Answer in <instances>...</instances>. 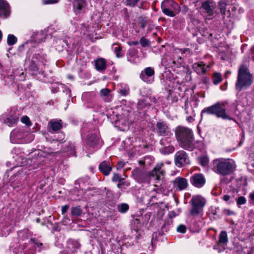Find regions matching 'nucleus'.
Instances as JSON below:
<instances>
[{"mask_svg":"<svg viewBox=\"0 0 254 254\" xmlns=\"http://www.w3.org/2000/svg\"><path fill=\"white\" fill-rule=\"evenodd\" d=\"M235 169V163L230 159H216L213 160L212 163V170L214 172L223 176L231 174Z\"/></svg>","mask_w":254,"mask_h":254,"instance_id":"obj_2","label":"nucleus"},{"mask_svg":"<svg viewBox=\"0 0 254 254\" xmlns=\"http://www.w3.org/2000/svg\"><path fill=\"white\" fill-rule=\"evenodd\" d=\"M129 209V206L127 203H122L118 205V210L122 213H126Z\"/></svg>","mask_w":254,"mask_h":254,"instance_id":"obj_38","label":"nucleus"},{"mask_svg":"<svg viewBox=\"0 0 254 254\" xmlns=\"http://www.w3.org/2000/svg\"><path fill=\"white\" fill-rule=\"evenodd\" d=\"M85 0H73V6L74 12L76 14L79 13L81 10L85 6Z\"/></svg>","mask_w":254,"mask_h":254,"instance_id":"obj_27","label":"nucleus"},{"mask_svg":"<svg viewBox=\"0 0 254 254\" xmlns=\"http://www.w3.org/2000/svg\"><path fill=\"white\" fill-rule=\"evenodd\" d=\"M95 67L98 71H103L106 68V63L104 59L101 58L95 61Z\"/></svg>","mask_w":254,"mask_h":254,"instance_id":"obj_31","label":"nucleus"},{"mask_svg":"<svg viewBox=\"0 0 254 254\" xmlns=\"http://www.w3.org/2000/svg\"><path fill=\"white\" fill-rule=\"evenodd\" d=\"M175 135L180 146L184 149L192 151L194 148L193 133L191 129L185 127H178Z\"/></svg>","mask_w":254,"mask_h":254,"instance_id":"obj_1","label":"nucleus"},{"mask_svg":"<svg viewBox=\"0 0 254 254\" xmlns=\"http://www.w3.org/2000/svg\"><path fill=\"white\" fill-rule=\"evenodd\" d=\"M175 163L178 167L190 163V159L187 154L183 150L177 151L175 155Z\"/></svg>","mask_w":254,"mask_h":254,"instance_id":"obj_8","label":"nucleus"},{"mask_svg":"<svg viewBox=\"0 0 254 254\" xmlns=\"http://www.w3.org/2000/svg\"><path fill=\"white\" fill-rule=\"evenodd\" d=\"M154 70L152 67H148L142 70L140 74V78L147 83H151L154 80Z\"/></svg>","mask_w":254,"mask_h":254,"instance_id":"obj_9","label":"nucleus"},{"mask_svg":"<svg viewBox=\"0 0 254 254\" xmlns=\"http://www.w3.org/2000/svg\"><path fill=\"white\" fill-rule=\"evenodd\" d=\"M216 116L218 118H221L224 120H231L232 119L226 113L225 104L219 103L216 104Z\"/></svg>","mask_w":254,"mask_h":254,"instance_id":"obj_16","label":"nucleus"},{"mask_svg":"<svg viewBox=\"0 0 254 254\" xmlns=\"http://www.w3.org/2000/svg\"><path fill=\"white\" fill-rule=\"evenodd\" d=\"M164 140L163 139H161L160 141V143L162 145H165V143H164Z\"/></svg>","mask_w":254,"mask_h":254,"instance_id":"obj_64","label":"nucleus"},{"mask_svg":"<svg viewBox=\"0 0 254 254\" xmlns=\"http://www.w3.org/2000/svg\"><path fill=\"white\" fill-rule=\"evenodd\" d=\"M19 114L14 111H11L5 117L1 116L0 120L9 127L15 125L18 121Z\"/></svg>","mask_w":254,"mask_h":254,"instance_id":"obj_11","label":"nucleus"},{"mask_svg":"<svg viewBox=\"0 0 254 254\" xmlns=\"http://www.w3.org/2000/svg\"><path fill=\"white\" fill-rule=\"evenodd\" d=\"M132 176L138 183H144L147 176L146 174L142 170L136 168L132 171Z\"/></svg>","mask_w":254,"mask_h":254,"instance_id":"obj_19","label":"nucleus"},{"mask_svg":"<svg viewBox=\"0 0 254 254\" xmlns=\"http://www.w3.org/2000/svg\"><path fill=\"white\" fill-rule=\"evenodd\" d=\"M37 55L39 56V54H34L29 63V68L34 72L37 71L38 69L42 66L39 63H36L37 61Z\"/></svg>","mask_w":254,"mask_h":254,"instance_id":"obj_26","label":"nucleus"},{"mask_svg":"<svg viewBox=\"0 0 254 254\" xmlns=\"http://www.w3.org/2000/svg\"><path fill=\"white\" fill-rule=\"evenodd\" d=\"M224 213L228 215H231L233 214V212L229 209L224 210Z\"/></svg>","mask_w":254,"mask_h":254,"instance_id":"obj_58","label":"nucleus"},{"mask_svg":"<svg viewBox=\"0 0 254 254\" xmlns=\"http://www.w3.org/2000/svg\"><path fill=\"white\" fill-rule=\"evenodd\" d=\"M112 180V181L114 182H122L124 180V179L121 178V177L118 174H114Z\"/></svg>","mask_w":254,"mask_h":254,"instance_id":"obj_48","label":"nucleus"},{"mask_svg":"<svg viewBox=\"0 0 254 254\" xmlns=\"http://www.w3.org/2000/svg\"><path fill=\"white\" fill-rule=\"evenodd\" d=\"M230 53V52L228 47H225L224 48L219 49V56L222 60H228Z\"/></svg>","mask_w":254,"mask_h":254,"instance_id":"obj_30","label":"nucleus"},{"mask_svg":"<svg viewBox=\"0 0 254 254\" xmlns=\"http://www.w3.org/2000/svg\"><path fill=\"white\" fill-rule=\"evenodd\" d=\"M99 169L101 172L104 175L108 176L112 171V167L109 161H104L100 163Z\"/></svg>","mask_w":254,"mask_h":254,"instance_id":"obj_25","label":"nucleus"},{"mask_svg":"<svg viewBox=\"0 0 254 254\" xmlns=\"http://www.w3.org/2000/svg\"><path fill=\"white\" fill-rule=\"evenodd\" d=\"M147 104L145 102V100H139L137 103V108L142 109L147 107Z\"/></svg>","mask_w":254,"mask_h":254,"instance_id":"obj_51","label":"nucleus"},{"mask_svg":"<svg viewBox=\"0 0 254 254\" xmlns=\"http://www.w3.org/2000/svg\"><path fill=\"white\" fill-rule=\"evenodd\" d=\"M176 53H181L182 56L186 54V56H190L191 55V53L189 49H177L175 50Z\"/></svg>","mask_w":254,"mask_h":254,"instance_id":"obj_39","label":"nucleus"},{"mask_svg":"<svg viewBox=\"0 0 254 254\" xmlns=\"http://www.w3.org/2000/svg\"><path fill=\"white\" fill-rule=\"evenodd\" d=\"M183 60L182 59L181 57H179L177 58V60H175V58L172 59L171 61V63H165V60L164 59L162 60V64L165 66H171L174 67H178L181 64Z\"/></svg>","mask_w":254,"mask_h":254,"instance_id":"obj_28","label":"nucleus"},{"mask_svg":"<svg viewBox=\"0 0 254 254\" xmlns=\"http://www.w3.org/2000/svg\"><path fill=\"white\" fill-rule=\"evenodd\" d=\"M209 81V79L206 76L203 77V82L205 83H207Z\"/></svg>","mask_w":254,"mask_h":254,"instance_id":"obj_61","label":"nucleus"},{"mask_svg":"<svg viewBox=\"0 0 254 254\" xmlns=\"http://www.w3.org/2000/svg\"><path fill=\"white\" fill-rule=\"evenodd\" d=\"M230 198V196L229 195H224L223 196V199L225 201H228Z\"/></svg>","mask_w":254,"mask_h":254,"instance_id":"obj_59","label":"nucleus"},{"mask_svg":"<svg viewBox=\"0 0 254 254\" xmlns=\"http://www.w3.org/2000/svg\"><path fill=\"white\" fill-rule=\"evenodd\" d=\"M46 32L44 31H41L40 33H38L36 34V40L38 41V42H42L44 41L45 37Z\"/></svg>","mask_w":254,"mask_h":254,"instance_id":"obj_42","label":"nucleus"},{"mask_svg":"<svg viewBox=\"0 0 254 254\" xmlns=\"http://www.w3.org/2000/svg\"><path fill=\"white\" fill-rule=\"evenodd\" d=\"M117 122L119 123V125H123L126 127L128 126L132 123V120L130 119V114L128 111L125 110L122 113V115H117Z\"/></svg>","mask_w":254,"mask_h":254,"instance_id":"obj_12","label":"nucleus"},{"mask_svg":"<svg viewBox=\"0 0 254 254\" xmlns=\"http://www.w3.org/2000/svg\"><path fill=\"white\" fill-rule=\"evenodd\" d=\"M253 81L252 75L247 67L245 65H242L238 70L236 89L239 91L246 89L252 84Z\"/></svg>","mask_w":254,"mask_h":254,"instance_id":"obj_3","label":"nucleus"},{"mask_svg":"<svg viewBox=\"0 0 254 254\" xmlns=\"http://www.w3.org/2000/svg\"><path fill=\"white\" fill-rule=\"evenodd\" d=\"M21 121L27 126H30L31 125L30 119L27 116H23L21 119Z\"/></svg>","mask_w":254,"mask_h":254,"instance_id":"obj_50","label":"nucleus"},{"mask_svg":"<svg viewBox=\"0 0 254 254\" xmlns=\"http://www.w3.org/2000/svg\"><path fill=\"white\" fill-rule=\"evenodd\" d=\"M218 6L222 14H224L226 11V3L223 0H220L218 3Z\"/></svg>","mask_w":254,"mask_h":254,"instance_id":"obj_44","label":"nucleus"},{"mask_svg":"<svg viewBox=\"0 0 254 254\" xmlns=\"http://www.w3.org/2000/svg\"><path fill=\"white\" fill-rule=\"evenodd\" d=\"M201 6L204 10L205 16L208 17V19L212 18L216 13V10L215 7L213 6L212 2L209 1H204L202 3Z\"/></svg>","mask_w":254,"mask_h":254,"instance_id":"obj_13","label":"nucleus"},{"mask_svg":"<svg viewBox=\"0 0 254 254\" xmlns=\"http://www.w3.org/2000/svg\"><path fill=\"white\" fill-rule=\"evenodd\" d=\"M63 126V122L62 120H51L48 123V130L51 133L59 130Z\"/></svg>","mask_w":254,"mask_h":254,"instance_id":"obj_22","label":"nucleus"},{"mask_svg":"<svg viewBox=\"0 0 254 254\" xmlns=\"http://www.w3.org/2000/svg\"><path fill=\"white\" fill-rule=\"evenodd\" d=\"M163 12L166 15L174 17L180 11V7L174 0H164L161 4Z\"/></svg>","mask_w":254,"mask_h":254,"instance_id":"obj_6","label":"nucleus"},{"mask_svg":"<svg viewBox=\"0 0 254 254\" xmlns=\"http://www.w3.org/2000/svg\"><path fill=\"white\" fill-rule=\"evenodd\" d=\"M80 245L76 241H72L68 243V247L69 248H73L74 251H75L76 249L79 248Z\"/></svg>","mask_w":254,"mask_h":254,"instance_id":"obj_47","label":"nucleus"},{"mask_svg":"<svg viewBox=\"0 0 254 254\" xmlns=\"http://www.w3.org/2000/svg\"><path fill=\"white\" fill-rule=\"evenodd\" d=\"M43 152L38 151V153H35V155H37V158H34L32 159H27V165H29L31 169H36L41 164L42 161H44V155Z\"/></svg>","mask_w":254,"mask_h":254,"instance_id":"obj_15","label":"nucleus"},{"mask_svg":"<svg viewBox=\"0 0 254 254\" xmlns=\"http://www.w3.org/2000/svg\"><path fill=\"white\" fill-rule=\"evenodd\" d=\"M71 213L72 215L78 216L81 214L82 210L79 206L73 207L71 208Z\"/></svg>","mask_w":254,"mask_h":254,"instance_id":"obj_37","label":"nucleus"},{"mask_svg":"<svg viewBox=\"0 0 254 254\" xmlns=\"http://www.w3.org/2000/svg\"><path fill=\"white\" fill-rule=\"evenodd\" d=\"M246 198L243 196L239 197L236 200L237 203L239 206L245 204L246 203Z\"/></svg>","mask_w":254,"mask_h":254,"instance_id":"obj_49","label":"nucleus"},{"mask_svg":"<svg viewBox=\"0 0 254 254\" xmlns=\"http://www.w3.org/2000/svg\"><path fill=\"white\" fill-rule=\"evenodd\" d=\"M29 243L30 245L34 248H32L31 249L27 250L25 252L26 254H35L36 253V247L39 248V250L43 249V244L35 239L31 238Z\"/></svg>","mask_w":254,"mask_h":254,"instance_id":"obj_24","label":"nucleus"},{"mask_svg":"<svg viewBox=\"0 0 254 254\" xmlns=\"http://www.w3.org/2000/svg\"><path fill=\"white\" fill-rule=\"evenodd\" d=\"M191 184L196 188H200L205 183V179L201 174H195L190 179Z\"/></svg>","mask_w":254,"mask_h":254,"instance_id":"obj_14","label":"nucleus"},{"mask_svg":"<svg viewBox=\"0 0 254 254\" xmlns=\"http://www.w3.org/2000/svg\"><path fill=\"white\" fill-rule=\"evenodd\" d=\"M173 186L179 190L186 189L188 186V182L186 179L182 177L176 178L173 182Z\"/></svg>","mask_w":254,"mask_h":254,"instance_id":"obj_20","label":"nucleus"},{"mask_svg":"<svg viewBox=\"0 0 254 254\" xmlns=\"http://www.w3.org/2000/svg\"><path fill=\"white\" fill-rule=\"evenodd\" d=\"M177 231L181 233H185L186 231V227L184 225H180L177 227Z\"/></svg>","mask_w":254,"mask_h":254,"instance_id":"obj_52","label":"nucleus"},{"mask_svg":"<svg viewBox=\"0 0 254 254\" xmlns=\"http://www.w3.org/2000/svg\"><path fill=\"white\" fill-rule=\"evenodd\" d=\"M126 163L124 161H119L117 165L116 168L118 170H121L125 165Z\"/></svg>","mask_w":254,"mask_h":254,"instance_id":"obj_54","label":"nucleus"},{"mask_svg":"<svg viewBox=\"0 0 254 254\" xmlns=\"http://www.w3.org/2000/svg\"><path fill=\"white\" fill-rule=\"evenodd\" d=\"M10 13V6L4 0H0V16L6 17Z\"/></svg>","mask_w":254,"mask_h":254,"instance_id":"obj_23","label":"nucleus"},{"mask_svg":"<svg viewBox=\"0 0 254 254\" xmlns=\"http://www.w3.org/2000/svg\"><path fill=\"white\" fill-rule=\"evenodd\" d=\"M231 74V71H226L225 73V78H227V76H228V75L230 74Z\"/></svg>","mask_w":254,"mask_h":254,"instance_id":"obj_62","label":"nucleus"},{"mask_svg":"<svg viewBox=\"0 0 254 254\" xmlns=\"http://www.w3.org/2000/svg\"><path fill=\"white\" fill-rule=\"evenodd\" d=\"M192 209L190 211V213L192 215H198L201 209L204 206L205 201L203 197L199 195L194 196L190 200Z\"/></svg>","mask_w":254,"mask_h":254,"instance_id":"obj_7","label":"nucleus"},{"mask_svg":"<svg viewBox=\"0 0 254 254\" xmlns=\"http://www.w3.org/2000/svg\"><path fill=\"white\" fill-rule=\"evenodd\" d=\"M33 139V135L29 133L27 127L15 129L10 135V140L12 143H27Z\"/></svg>","mask_w":254,"mask_h":254,"instance_id":"obj_4","label":"nucleus"},{"mask_svg":"<svg viewBox=\"0 0 254 254\" xmlns=\"http://www.w3.org/2000/svg\"><path fill=\"white\" fill-rule=\"evenodd\" d=\"M180 213L179 211L178 213L177 214L174 211H170L168 213V216L170 218H173L175 217L177 215H178Z\"/></svg>","mask_w":254,"mask_h":254,"instance_id":"obj_55","label":"nucleus"},{"mask_svg":"<svg viewBox=\"0 0 254 254\" xmlns=\"http://www.w3.org/2000/svg\"><path fill=\"white\" fill-rule=\"evenodd\" d=\"M113 46H116L114 48V52L116 53V57L118 58H120L122 57L123 55L121 53V47L117 45L116 44H114Z\"/></svg>","mask_w":254,"mask_h":254,"instance_id":"obj_45","label":"nucleus"},{"mask_svg":"<svg viewBox=\"0 0 254 254\" xmlns=\"http://www.w3.org/2000/svg\"><path fill=\"white\" fill-rule=\"evenodd\" d=\"M99 137L97 134H90L87 136L86 144L88 147L89 152H93L94 149L98 148Z\"/></svg>","mask_w":254,"mask_h":254,"instance_id":"obj_10","label":"nucleus"},{"mask_svg":"<svg viewBox=\"0 0 254 254\" xmlns=\"http://www.w3.org/2000/svg\"><path fill=\"white\" fill-rule=\"evenodd\" d=\"M222 80V76L220 73L216 72L212 76L213 83L215 85H217L220 83Z\"/></svg>","mask_w":254,"mask_h":254,"instance_id":"obj_32","label":"nucleus"},{"mask_svg":"<svg viewBox=\"0 0 254 254\" xmlns=\"http://www.w3.org/2000/svg\"><path fill=\"white\" fill-rule=\"evenodd\" d=\"M219 238V242L223 244H227L228 241L227 234L225 231L221 232Z\"/></svg>","mask_w":254,"mask_h":254,"instance_id":"obj_35","label":"nucleus"},{"mask_svg":"<svg viewBox=\"0 0 254 254\" xmlns=\"http://www.w3.org/2000/svg\"><path fill=\"white\" fill-rule=\"evenodd\" d=\"M35 54H39V56L37 55V61L36 63H39L40 65H43L44 63L46 61V56L42 52L35 53Z\"/></svg>","mask_w":254,"mask_h":254,"instance_id":"obj_34","label":"nucleus"},{"mask_svg":"<svg viewBox=\"0 0 254 254\" xmlns=\"http://www.w3.org/2000/svg\"><path fill=\"white\" fill-rule=\"evenodd\" d=\"M216 104L210 106L209 107L206 108L205 109L203 110L201 114H202L203 113H206L208 114H214L216 115Z\"/></svg>","mask_w":254,"mask_h":254,"instance_id":"obj_36","label":"nucleus"},{"mask_svg":"<svg viewBox=\"0 0 254 254\" xmlns=\"http://www.w3.org/2000/svg\"><path fill=\"white\" fill-rule=\"evenodd\" d=\"M129 88L127 86H125L124 87H122L120 89L118 90L119 93L123 96H126L129 93Z\"/></svg>","mask_w":254,"mask_h":254,"instance_id":"obj_41","label":"nucleus"},{"mask_svg":"<svg viewBox=\"0 0 254 254\" xmlns=\"http://www.w3.org/2000/svg\"><path fill=\"white\" fill-rule=\"evenodd\" d=\"M140 43L143 47H146L148 45V41L144 38H141Z\"/></svg>","mask_w":254,"mask_h":254,"instance_id":"obj_53","label":"nucleus"},{"mask_svg":"<svg viewBox=\"0 0 254 254\" xmlns=\"http://www.w3.org/2000/svg\"><path fill=\"white\" fill-rule=\"evenodd\" d=\"M199 163L202 166H206L208 165L209 159L207 157L203 156L199 158Z\"/></svg>","mask_w":254,"mask_h":254,"instance_id":"obj_46","label":"nucleus"},{"mask_svg":"<svg viewBox=\"0 0 254 254\" xmlns=\"http://www.w3.org/2000/svg\"><path fill=\"white\" fill-rule=\"evenodd\" d=\"M100 95L105 101L107 102L110 101L112 97L111 90L108 88L102 89L100 91Z\"/></svg>","mask_w":254,"mask_h":254,"instance_id":"obj_29","label":"nucleus"},{"mask_svg":"<svg viewBox=\"0 0 254 254\" xmlns=\"http://www.w3.org/2000/svg\"><path fill=\"white\" fill-rule=\"evenodd\" d=\"M17 42V38L12 34L8 35L7 43L8 45H13Z\"/></svg>","mask_w":254,"mask_h":254,"instance_id":"obj_40","label":"nucleus"},{"mask_svg":"<svg viewBox=\"0 0 254 254\" xmlns=\"http://www.w3.org/2000/svg\"><path fill=\"white\" fill-rule=\"evenodd\" d=\"M164 166L163 163L157 164L154 168L153 170L151 172L150 175L155 177L157 180H160L162 177H163L165 174L164 171L162 169V167Z\"/></svg>","mask_w":254,"mask_h":254,"instance_id":"obj_17","label":"nucleus"},{"mask_svg":"<svg viewBox=\"0 0 254 254\" xmlns=\"http://www.w3.org/2000/svg\"><path fill=\"white\" fill-rule=\"evenodd\" d=\"M174 149V147L173 146H168L161 148L160 149V151L162 154H168L173 153Z\"/></svg>","mask_w":254,"mask_h":254,"instance_id":"obj_33","label":"nucleus"},{"mask_svg":"<svg viewBox=\"0 0 254 254\" xmlns=\"http://www.w3.org/2000/svg\"><path fill=\"white\" fill-rule=\"evenodd\" d=\"M209 68V66H206L205 64L202 62H197L192 64V69L197 74L199 75L205 74Z\"/></svg>","mask_w":254,"mask_h":254,"instance_id":"obj_18","label":"nucleus"},{"mask_svg":"<svg viewBox=\"0 0 254 254\" xmlns=\"http://www.w3.org/2000/svg\"><path fill=\"white\" fill-rule=\"evenodd\" d=\"M140 0H123L124 3L130 7H133L136 5Z\"/></svg>","mask_w":254,"mask_h":254,"instance_id":"obj_43","label":"nucleus"},{"mask_svg":"<svg viewBox=\"0 0 254 254\" xmlns=\"http://www.w3.org/2000/svg\"><path fill=\"white\" fill-rule=\"evenodd\" d=\"M123 181H122V182H119L118 184L117 185V187L118 188H122V185L123 184Z\"/></svg>","mask_w":254,"mask_h":254,"instance_id":"obj_63","label":"nucleus"},{"mask_svg":"<svg viewBox=\"0 0 254 254\" xmlns=\"http://www.w3.org/2000/svg\"><path fill=\"white\" fill-rule=\"evenodd\" d=\"M249 197L251 200L254 202V192H252L250 194Z\"/></svg>","mask_w":254,"mask_h":254,"instance_id":"obj_60","label":"nucleus"},{"mask_svg":"<svg viewBox=\"0 0 254 254\" xmlns=\"http://www.w3.org/2000/svg\"><path fill=\"white\" fill-rule=\"evenodd\" d=\"M156 130L158 133L160 135H169L170 133L168 126L164 122H159L157 123Z\"/></svg>","mask_w":254,"mask_h":254,"instance_id":"obj_21","label":"nucleus"},{"mask_svg":"<svg viewBox=\"0 0 254 254\" xmlns=\"http://www.w3.org/2000/svg\"><path fill=\"white\" fill-rule=\"evenodd\" d=\"M68 205H65L64 206H63L62 208V214H64L65 213H66L68 209Z\"/></svg>","mask_w":254,"mask_h":254,"instance_id":"obj_57","label":"nucleus"},{"mask_svg":"<svg viewBox=\"0 0 254 254\" xmlns=\"http://www.w3.org/2000/svg\"><path fill=\"white\" fill-rule=\"evenodd\" d=\"M11 171H13L14 174L11 176L9 179V183L13 189L19 188L22 185L21 181L22 176L26 173L24 172L22 166H16L12 168Z\"/></svg>","mask_w":254,"mask_h":254,"instance_id":"obj_5","label":"nucleus"},{"mask_svg":"<svg viewBox=\"0 0 254 254\" xmlns=\"http://www.w3.org/2000/svg\"><path fill=\"white\" fill-rule=\"evenodd\" d=\"M59 0H44L45 3L51 4L58 2Z\"/></svg>","mask_w":254,"mask_h":254,"instance_id":"obj_56","label":"nucleus"}]
</instances>
